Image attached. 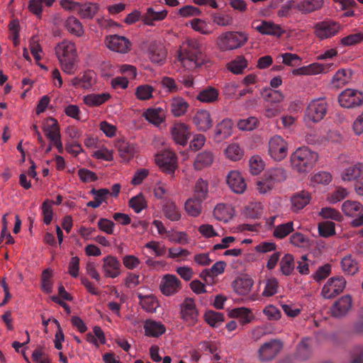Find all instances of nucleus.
<instances>
[{
	"label": "nucleus",
	"instance_id": "obj_44",
	"mask_svg": "<svg viewBox=\"0 0 363 363\" xmlns=\"http://www.w3.org/2000/svg\"><path fill=\"white\" fill-rule=\"evenodd\" d=\"M167 238L170 242L182 245H188L191 240L186 232L178 231L174 229L168 231Z\"/></svg>",
	"mask_w": 363,
	"mask_h": 363
},
{
	"label": "nucleus",
	"instance_id": "obj_19",
	"mask_svg": "<svg viewBox=\"0 0 363 363\" xmlns=\"http://www.w3.org/2000/svg\"><path fill=\"white\" fill-rule=\"evenodd\" d=\"M352 307V298L350 295L340 297L331 306L330 312L333 317L342 318L345 316Z\"/></svg>",
	"mask_w": 363,
	"mask_h": 363
},
{
	"label": "nucleus",
	"instance_id": "obj_9",
	"mask_svg": "<svg viewBox=\"0 0 363 363\" xmlns=\"http://www.w3.org/2000/svg\"><path fill=\"white\" fill-rule=\"evenodd\" d=\"M346 286V280L342 277H333L328 279L321 290V295L325 299H331L341 294Z\"/></svg>",
	"mask_w": 363,
	"mask_h": 363
},
{
	"label": "nucleus",
	"instance_id": "obj_17",
	"mask_svg": "<svg viewBox=\"0 0 363 363\" xmlns=\"http://www.w3.org/2000/svg\"><path fill=\"white\" fill-rule=\"evenodd\" d=\"M106 44L109 50L123 54L129 52L131 48L130 40L125 37L118 35L106 37Z\"/></svg>",
	"mask_w": 363,
	"mask_h": 363
},
{
	"label": "nucleus",
	"instance_id": "obj_24",
	"mask_svg": "<svg viewBox=\"0 0 363 363\" xmlns=\"http://www.w3.org/2000/svg\"><path fill=\"white\" fill-rule=\"evenodd\" d=\"M189 108V102L182 96H175L169 100L170 113L177 118L186 115Z\"/></svg>",
	"mask_w": 363,
	"mask_h": 363
},
{
	"label": "nucleus",
	"instance_id": "obj_13",
	"mask_svg": "<svg viewBox=\"0 0 363 363\" xmlns=\"http://www.w3.org/2000/svg\"><path fill=\"white\" fill-rule=\"evenodd\" d=\"M338 101L341 106L353 108L363 104V94L357 90L347 89L341 92Z\"/></svg>",
	"mask_w": 363,
	"mask_h": 363
},
{
	"label": "nucleus",
	"instance_id": "obj_1",
	"mask_svg": "<svg viewBox=\"0 0 363 363\" xmlns=\"http://www.w3.org/2000/svg\"><path fill=\"white\" fill-rule=\"evenodd\" d=\"M177 60L186 69H194L210 62L202 43L195 38H188L180 45Z\"/></svg>",
	"mask_w": 363,
	"mask_h": 363
},
{
	"label": "nucleus",
	"instance_id": "obj_42",
	"mask_svg": "<svg viewBox=\"0 0 363 363\" xmlns=\"http://www.w3.org/2000/svg\"><path fill=\"white\" fill-rule=\"evenodd\" d=\"M164 216L171 221H178L182 218L179 208L172 201H168L163 206Z\"/></svg>",
	"mask_w": 363,
	"mask_h": 363
},
{
	"label": "nucleus",
	"instance_id": "obj_7",
	"mask_svg": "<svg viewBox=\"0 0 363 363\" xmlns=\"http://www.w3.org/2000/svg\"><path fill=\"white\" fill-rule=\"evenodd\" d=\"M155 163L163 172L172 174L178 167V160L174 152L165 150L156 154Z\"/></svg>",
	"mask_w": 363,
	"mask_h": 363
},
{
	"label": "nucleus",
	"instance_id": "obj_63",
	"mask_svg": "<svg viewBox=\"0 0 363 363\" xmlns=\"http://www.w3.org/2000/svg\"><path fill=\"white\" fill-rule=\"evenodd\" d=\"M154 88L148 84L140 85L136 88L135 95L138 99L145 101L152 97Z\"/></svg>",
	"mask_w": 363,
	"mask_h": 363
},
{
	"label": "nucleus",
	"instance_id": "obj_58",
	"mask_svg": "<svg viewBox=\"0 0 363 363\" xmlns=\"http://www.w3.org/2000/svg\"><path fill=\"white\" fill-rule=\"evenodd\" d=\"M259 120L255 116L240 119L237 126L240 130L250 131L255 129L259 125Z\"/></svg>",
	"mask_w": 363,
	"mask_h": 363
},
{
	"label": "nucleus",
	"instance_id": "obj_53",
	"mask_svg": "<svg viewBox=\"0 0 363 363\" xmlns=\"http://www.w3.org/2000/svg\"><path fill=\"white\" fill-rule=\"evenodd\" d=\"M275 186L264 175L256 182V190L262 195L270 194Z\"/></svg>",
	"mask_w": 363,
	"mask_h": 363
},
{
	"label": "nucleus",
	"instance_id": "obj_36",
	"mask_svg": "<svg viewBox=\"0 0 363 363\" xmlns=\"http://www.w3.org/2000/svg\"><path fill=\"white\" fill-rule=\"evenodd\" d=\"M144 330L145 335L150 337H159L165 333V326L160 322L147 320L145 322Z\"/></svg>",
	"mask_w": 363,
	"mask_h": 363
},
{
	"label": "nucleus",
	"instance_id": "obj_38",
	"mask_svg": "<svg viewBox=\"0 0 363 363\" xmlns=\"http://www.w3.org/2000/svg\"><path fill=\"white\" fill-rule=\"evenodd\" d=\"M99 10V5L96 3L87 2L80 4L78 9V14L82 18L92 19Z\"/></svg>",
	"mask_w": 363,
	"mask_h": 363
},
{
	"label": "nucleus",
	"instance_id": "obj_37",
	"mask_svg": "<svg viewBox=\"0 0 363 363\" xmlns=\"http://www.w3.org/2000/svg\"><path fill=\"white\" fill-rule=\"evenodd\" d=\"M203 202V201L194 196L188 199L184 203L186 213L192 217H198L201 213Z\"/></svg>",
	"mask_w": 363,
	"mask_h": 363
},
{
	"label": "nucleus",
	"instance_id": "obj_55",
	"mask_svg": "<svg viewBox=\"0 0 363 363\" xmlns=\"http://www.w3.org/2000/svg\"><path fill=\"white\" fill-rule=\"evenodd\" d=\"M149 57L152 62L162 65L165 62L167 50L163 46L152 48L150 51Z\"/></svg>",
	"mask_w": 363,
	"mask_h": 363
},
{
	"label": "nucleus",
	"instance_id": "obj_50",
	"mask_svg": "<svg viewBox=\"0 0 363 363\" xmlns=\"http://www.w3.org/2000/svg\"><path fill=\"white\" fill-rule=\"evenodd\" d=\"M196 99L203 103H213L218 99V91L210 86L200 91Z\"/></svg>",
	"mask_w": 363,
	"mask_h": 363
},
{
	"label": "nucleus",
	"instance_id": "obj_48",
	"mask_svg": "<svg viewBox=\"0 0 363 363\" xmlns=\"http://www.w3.org/2000/svg\"><path fill=\"white\" fill-rule=\"evenodd\" d=\"M341 267L342 271L348 275H354L359 270L357 262L350 255L342 258L341 261Z\"/></svg>",
	"mask_w": 363,
	"mask_h": 363
},
{
	"label": "nucleus",
	"instance_id": "obj_27",
	"mask_svg": "<svg viewBox=\"0 0 363 363\" xmlns=\"http://www.w3.org/2000/svg\"><path fill=\"white\" fill-rule=\"evenodd\" d=\"M323 4V0H301L299 2H296L295 9L302 14H308L320 10Z\"/></svg>",
	"mask_w": 363,
	"mask_h": 363
},
{
	"label": "nucleus",
	"instance_id": "obj_33",
	"mask_svg": "<svg viewBox=\"0 0 363 363\" xmlns=\"http://www.w3.org/2000/svg\"><path fill=\"white\" fill-rule=\"evenodd\" d=\"M137 296L143 309L149 313L155 312L156 308L159 306V302L153 294L143 295L138 293Z\"/></svg>",
	"mask_w": 363,
	"mask_h": 363
},
{
	"label": "nucleus",
	"instance_id": "obj_12",
	"mask_svg": "<svg viewBox=\"0 0 363 363\" xmlns=\"http://www.w3.org/2000/svg\"><path fill=\"white\" fill-rule=\"evenodd\" d=\"M182 289V281L172 274H164L160 282V289L165 296H171L177 294Z\"/></svg>",
	"mask_w": 363,
	"mask_h": 363
},
{
	"label": "nucleus",
	"instance_id": "obj_47",
	"mask_svg": "<svg viewBox=\"0 0 363 363\" xmlns=\"http://www.w3.org/2000/svg\"><path fill=\"white\" fill-rule=\"evenodd\" d=\"M110 95L108 94H90L84 96V103L89 106H98L108 100Z\"/></svg>",
	"mask_w": 363,
	"mask_h": 363
},
{
	"label": "nucleus",
	"instance_id": "obj_34",
	"mask_svg": "<svg viewBox=\"0 0 363 363\" xmlns=\"http://www.w3.org/2000/svg\"><path fill=\"white\" fill-rule=\"evenodd\" d=\"M233 123L229 118H225L218 123L215 128V136L220 140L226 139L232 134Z\"/></svg>",
	"mask_w": 363,
	"mask_h": 363
},
{
	"label": "nucleus",
	"instance_id": "obj_14",
	"mask_svg": "<svg viewBox=\"0 0 363 363\" xmlns=\"http://www.w3.org/2000/svg\"><path fill=\"white\" fill-rule=\"evenodd\" d=\"M101 269L105 277L115 279L121 274V264L115 256L107 255L102 259Z\"/></svg>",
	"mask_w": 363,
	"mask_h": 363
},
{
	"label": "nucleus",
	"instance_id": "obj_60",
	"mask_svg": "<svg viewBox=\"0 0 363 363\" xmlns=\"http://www.w3.org/2000/svg\"><path fill=\"white\" fill-rule=\"evenodd\" d=\"M294 269V259L291 255H285L280 262V269L283 274L290 275Z\"/></svg>",
	"mask_w": 363,
	"mask_h": 363
},
{
	"label": "nucleus",
	"instance_id": "obj_15",
	"mask_svg": "<svg viewBox=\"0 0 363 363\" xmlns=\"http://www.w3.org/2000/svg\"><path fill=\"white\" fill-rule=\"evenodd\" d=\"M281 349L282 344L279 340H272L265 342L259 349V358L263 362L270 361L280 352Z\"/></svg>",
	"mask_w": 363,
	"mask_h": 363
},
{
	"label": "nucleus",
	"instance_id": "obj_18",
	"mask_svg": "<svg viewBox=\"0 0 363 363\" xmlns=\"http://www.w3.org/2000/svg\"><path fill=\"white\" fill-rule=\"evenodd\" d=\"M192 123L197 130L206 132L213 125V121L211 113L204 109L197 111L192 117Z\"/></svg>",
	"mask_w": 363,
	"mask_h": 363
},
{
	"label": "nucleus",
	"instance_id": "obj_23",
	"mask_svg": "<svg viewBox=\"0 0 363 363\" xmlns=\"http://www.w3.org/2000/svg\"><path fill=\"white\" fill-rule=\"evenodd\" d=\"M255 23H254V28L262 35L281 37L284 33V30L272 21H262L258 24Z\"/></svg>",
	"mask_w": 363,
	"mask_h": 363
},
{
	"label": "nucleus",
	"instance_id": "obj_28",
	"mask_svg": "<svg viewBox=\"0 0 363 363\" xmlns=\"http://www.w3.org/2000/svg\"><path fill=\"white\" fill-rule=\"evenodd\" d=\"M311 200V196L306 191H301L294 194L291 198V209L297 212L306 206Z\"/></svg>",
	"mask_w": 363,
	"mask_h": 363
},
{
	"label": "nucleus",
	"instance_id": "obj_59",
	"mask_svg": "<svg viewBox=\"0 0 363 363\" xmlns=\"http://www.w3.org/2000/svg\"><path fill=\"white\" fill-rule=\"evenodd\" d=\"M294 231V223L292 221L279 224L275 227L273 235L275 238L282 239Z\"/></svg>",
	"mask_w": 363,
	"mask_h": 363
},
{
	"label": "nucleus",
	"instance_id": "obj_64",
	"mask_svg": "<svg viewBox=\"0 0 363 363\" xmlns=\"http://www.w3.org/2000/svg\"><path fill=\"white\" fill-rule=\"evenodd\" d=\"M177 16L182 18H190L199 16L201 14V10L191 5H186L181 7L177 12Z\"/></svg>",
	"mask_w": 363,
	"mask_h": 363
},
{
	"label": "nucleus",
	"instance_id": "obj_46",
	"mask_svg": "<svg viewBox=\"0 0 363 363\" xmlns=\"http://www.w3.org/2000/svg\"><path fill=\"white\" fill-rule=\"evenodd\" d=\"M264 175L269 179L275 186L286 180L287 175L282 167L272 168L267 171Z\"/></svg>",
	"mask_w": 363,
	"mask_h": 363
},
{
	"label": "nucleus",
	"instance_id": "obj_57",
	"mask_svg": "<svg viewBox=\"0 0 363 363\" xmlns=\"http://www.w3.org/2000/svg\"><path fill=\"white\" fill-rule=\"evenodd\" d=\"M211 19L213 23L221 27L230 26L233 23V16L227 13H213Z\"/></svg>",
	"mask_w": 363,
	"mask_h": 363
},
{
	"label": "nucleus",
	"instance_id": "obj_5",
	"mask_svg": "<svg viewBox=\"0 0 363 363\" xmlns=\"http://www.w3.org/2000/svg\"><path fill=\"white\" fill-rule=\"evenodd\" d=\"M328 111V104L325 99L312 100L306 108L304 119L306 122L318 123L323 119Z\"/></svg>",
	"mask_w": 363,
	"mask_h": 363
},
{
	"label": "nucleus",
	"instance_id": "obj_52",
	"mask_svg": "<svg viewBox=\"0 0 363 363\" xmlns=\"http://www.w3.org/2000/svg\"><path fill=\"white\" fill-rule=\"evenodd\" d=\"M205 321L213 328H218L222 325L225 318L223 313L213 311H208L204 314Z\"/></svg>",
	"mask_w": 363,
	"mask_h": 363
},
{
	"label": "nucleus",
	"instance_id": "obj_16",
	"mask_svg": "<svg viewBox=\"0 0 363 363\" xmlns=\"http://www.w3.org/2000/svg\"><path fill=\"white\" fill-rule=\"evenodd\" d=\"M170 133L176 144L185 146L190 137V128L184 123L177 122L171 127Z\"/></svg>",
	"mask_w": 363,
	"mask_h": 363
},
{
	"label": "nucleus",
	"instance_id": "obj_29",
	"mask_svg": "<svg viewBox=\"0 0 363 363\" xmlns=\"http://www.w3.org/2000/svg\"><path fill=\"white\" fill-rule=\"evenodd\" d=\"M363 174V163L356 162L346 168L341 172V179L345 182L356 180Z\"/></svg>",
	"mask_w": 363,
	"mask_h": 363
},
{
	"label": "nucleus",
	"instance_id": "obj_62",
	"mask_svg": "<svg viewBox=\"0 0 363 363\" xmlns=\"http://www.w3.org/2000/svg\"><path fill=\"white\" fill-rule=\"evenodd\" d=\"M278 280L274 277L269 278L266 281L265 287L262 294L264 297L272 296L278 292Z\"/></svg>",
	"mask_w": 363,
	"mask_h": 363
},
{
	"label": "nucleus",
	"instance_id": "obj_4",
	"mask_svg": "<svg viewBox=\"0 0 363 363\" xmlns=\"http://www.w3.org/2000/svg\"><path fill=\"white\" fill-rule=\"evenodd\" d=\"M249 40L245 31L228 30L221 33L216 39V45L221 52L233 51L243 47Z\"/></svg>",
	"mask_w": 363,
	"mask_h": 363
},
{
	"label": "nucleus",
	"instance_id": "obj_25",
	"mask_svg": "<svg viewBox=\"0 0 363 363\" xmlns=\"http://www.w3.org/2000/svg\"><path fill=\"white\" fill-rule=\"evenodd\" d=\"M253 285V279L247 275L238 277L232 283L235 292L241 296L247 295L251 291Z\"/></svg>",
	"mask_w": 363,
	"mask_h": 363
},
{
	"label": "nucleus",
	"instance_id": "obj_54",
	"mask_svg": "<svg viewBox=\"0 0 363 363\" xmlns=\"http://www.w3.org/2000/svg\"><path fill=\"white\" fill-rule=\"evenodd\" d=\"M363 42V30L351 33L340 39V44L343 47H352Z\"/></svg>",
	"mask_w": 363,
	"mask_h": 363
},
{
	"label": "nucleus",
	"instance_id": "obj_31",
	"mask_svg": "<svg viewBox=\"0 0 363 363\" xmlns=\"http://www.w3.org/2000/svg\"><path fill=\"white\" fill-rule=\"evenodd\" d=\"M144 117L150 123L159 125L165 120L164 110L161 107L150 108L143 113Z\"/></svg>",
	"mask_w": 363,
	"mask_h": 363
},
{
	"label": "nucleus",
	"instance_id": "obj_51",
	"mask_svg": "<svg viewBox=\"0 0 363 363\" xmlns=\"http://www.w3.org/2000/svg\"><path fill=\"white\" fill-rule=\"evenodd\" d=\"M208 194V184L203 179H199L195 184L193 196L205 201Z\"/></svg>",
	"mask_w": 363,
	"mask_h": 363
},
{
	"label": "nucleus",
	"instance_id": "obj_32",
	"mask_svg": "<svg viewBox=\"0 0 363 363\" xmlns=\"http://www.w3.org/2000/svg\"><path fill=\"white\" fill-rule=\"evenodd\" d=\"M229 317L239 318L242 324H247L254 319L250 309L245 307L235 308L228 311Z\"/></svg>",
	"mask_w": 363,
	"mask_h": 363
},
{
	"label": "nucleus",
	"instance_id": "obj_26",
	"mask_svg": "<svg viewBox=\"0 0 363 363\" xmlns=\"http://www.w3.org/2000/svg\"><path fill=\"white\" fill-rule=\"evenodd\" d=\"M235 214L234 208L231 205L218 203L213 209V216L219 221L228 223Z\"/></svg>",
	"mask_w": 363,
	"mask_h": 363
},
{
	"label": "nucleus",
	"instance_id": "obj_61",
	"mask_svg": "<svg viewBox=\"0 0 363 363\" xmlns=\"http://www.w3.org/2000/svg\"><path fill=\"white\" fill-rule=\"evenodd\" d=\"M129 206L135 213H139L147 207V202L142 194H139L129 201Z\"/></svg>",
	"mask_w": 363,
	"mask_h": 363
},
{
	"label": "nucleus",
	"instance_id": "obj_22",
	"mask_svg": "<svg viewBox=\"0 0 363 363\" xmlns=\"http://www.w3.org/2000/svg\"><path fill=\"white\" fill-rule=\"evenodd\" d=\"M226 182L229 188L236 194H242L246 190L247 184L238 171H230L226 177Z\"/></svg>",
	"mask_w": 363,
	"mask_h": 363
},
{
	"label": "nucleus",
	"instance_id": "obj_41",
	"mask_svg": "<svg viewBox=\"0 0 363 363\" xmlns=\"http://www.w3.org/2000/svg\"><path fill=\"white\" fill-rule=\"evenodd\" d=\"M168 11L166 9L155 11L153 8H148L143 16L144 23L152 26L155 21H162L167 16Z\"/></svg>",
	"mask_w": 363,
	"mask_h": 363
},
{
	"label": "nucleus",
	"instance_id": "obj_3",
	"mask_svg": "<svg viewBox=\"0 0 363 363\" xmlns=\"http://www.w3.org/2000/svg\"><path fill=\"white\" fill-rule=\"evenodd\" d=\"M318 154L308 147L297 148L290 157L292 168L298 172H307L312 169L318 160Z\"/></svg>",
	"mask_w": 363,
	"mask_h": 363
},
{
	"label": "nucleus",
	"instance_id": "obj_8",
	"mask_svg": "<svg viewBox=\"0 0 363 363\" xmlns=\"http://www.w3.org/2000/svg\"><path fill=\"white\" fill-rule=\"evenodd\" d=\"M179 308L180 318L187 325L193 326L198 322L199 312L193 298H186Z\"/></svg>",
	"mask_w": 363,
	"mask_h": 363
},
{
	"label": "nucleus",
	"instance_id": "obj_30",
	"mask_svg": "<svg viewBox=\"0 0 363 363\" xmlns=\"http://www.w3.org/2000/svg\"><path fill=\"white\" fill-rule=\"evenodd\" d=\"M213 161V153L210 150H203L196 155L194 162V167L196 170H201L210 167Z\"/></svg>",
	"mask_w": 363,
	"mask_h": 363
},
{
	"label": "nucleus",
	"instance_id": "obj_20",
	"mask_svg": "<svg viewBox=\"0 0 363 363\" xmlns=\"http://www.w3.org/2000/svg\"><path fill=\"white\" fill-rule=\"evenodd\" d=\"M333 64L323 65L318 62L310 64L292 70V74L294 76H308L316 75L321 73H326Z\"/></svg>",
	"mask_w": 363,
	"mask_h": 363
},
{
	"label": "nucleus",
	"instance_id": "obj_45",
	"mask_svg": "<svg viewBox=\"0 0 363 363\" xmlns=\"http://www.w3.org/2000/svg\"><path fill=\"white\" fill-rule=\"evenodd\" d=\"M65 27L70 33L77 37H81L84 33L82 23L74 16L67 18L65 21Z\"/></svg>",
	"mask_w": 363,
	"mask_h": 363
},
{
	"label": "nucleus",
	"instance_id": "obj_2",
	"mask_svg": "<svg viewBox=\"0 0 363 363\" xmlns=\"http://www.w3.org/2000/svg\"><path fill=\"white\" fill-rule=\"evenodd\" d=\"M60 68L67 74H74L78 69L79 56L77 46L70 40L59 43L55 48Z\"/></svg>",
	"mask_w": 363,
	"mask_h": 363
},
{
	"label": "nucleus",
	"instance_id": "obj_6",
	"mask_svg": "<svg viewBox=\"0 0 363 363\" xmlns=\"http://www.w3.org/2000/svg\"><path fill=\"white\" fill-rule=\"evenodd\" d=\"M289 152V143L281 135H275L268 142V154L274 161L285 159Z\"/></svg>",
	"mask_w": 363,
	"mask_h": 363
},
{
	"label": "nucleus",
	"instance_id": "obj_49",
	"mask_svg": "<svg viewBox=\"0 0 363 363\" xmlns=\"http://www.w3.org/2000/svg\"><path fill=\"white\" fill-rule=\"evenodd\" d=\"M351 74L352 73L349 69H339L334 74L332 79V83L336 87L343 86L350 81Z\"/></svg>",
	"mask_w": 363,
	"mask_h": 363
},
{
	"label": "nucleus",
	"instance_id": "obj_21",
	"mask_svg": "<svg viewBox=\"0 0 363 363\" xmlns=\"http://www.w3.org/2000/svg\"><path fill=\"white\" fill-rule=\"evenodd\" d=\"M96 73L92 70H86L70 80V85L76 89H89L96 82Z\"/></svg>",
	"mask_w": 363,
	"mask_h": 363
},
{
	"label": "nucleus",
	"instance_id": "obj_10",
	"mask_svg": "<svg viewBox=\"0 0 363 363\" xmlns=\"http://www.w3.org/2000/svg\"><path fill=\"white\" fill-rule=\"evenodd\" d=\"M45 136L57 149L58 152H63V145L61 140L60 128L57 121L52 117L47 119L43 127Z\"/></svg>",
	"mask_w": 363,
	"mask_h": 363
},
{
	"label": "nucleus",
	"instance_id": "obj_43",
	"mask_svg": "<svg viewBox=\"0 0 363 363\" xmlns=\"http://www.w3.org/2000/svg\"><path fill=\"white\" fill-rule=\"evenodd\" d=\"M363 206L358 201L347 200L342 205V211L344 214L349 217H354L361 213Z\"/></svg>",
	"mask_w": 363,
	"mask_h": 363
},
{
	"label": "nucleus",
	"instance_id": "obj_39",
	"mask_svg": "<svg viewBox=\"0 0 363 363\" xmlns=\"http://www.w3.org/2000/svg\"><path fill=\"white\" fill-rule=\"evenodd\" d=\"M311 340L310 338H303L297 346L296 357L301 360L305 361L308 359L312 355V347L311 344Z\"/></svg>",
	"mask_w": 363,
	"mask_h": 363
},
{
	"label": "nucleus",
	"instance_id": "obj_11",
	"mask_svg": "<svg viewBox=\"0 0 363 363\" xmlns=\"http://www.w3.org/2000/svg\"><path fill=\"white\" fill-rule=\"evenodd\" d=\"M314 34L320 39L325 40L336 35L341 30L340 23L332 21H324L314 25Z\"/></svg>",
	"mask_w": 363,
	"mask_h": 363
},
{
	"label": "nucleus",
	"instance_id": "obj_40",
	"mask_svg": "<svg viewBox=\"0 0 363 363\" xmlns=\"http://www.w3.org/2000/svg\"><path fill=\"white\" fill-rule=\"evenodd\" d=\"M248 62L242 55H238L227 64L228 69L234 74H240L247 67Z\"/></svg>",
	"mask_w": 363,
	"mask_h": 363
},
{
	"label": "nucleus",
	"instance_id": "obj_56",
	"mask_svg": "<svg viewBox=\"0 0 363 363\" xmlns=\"http://www.w3.org/2000/svg\"><path fill=\"white\" fill-rule=\"evenodd\" d=\"M224 152L226 157L232 161L240 160L243 156V150L237 143L228 145Z\"/></svg>",
	"mask_w": 363,
	"mask_h": 363
},
{
	"label": "nucleus",
	"instance_id": "obj_35",
	"mask_svg": "<svg viewBox=\"0 0 363 363\" xmlns=\"http://www.w3.org/2000/svg\"><path fill=\"white\" fill-rule=\"evenodd\" d=\"M186 25H189L194 31L202 35H211L213 31L210 22L202 18H194Z\"/></svg>",
	"mask_w": 363,
	"mask_h": 363
}]
</instances>
